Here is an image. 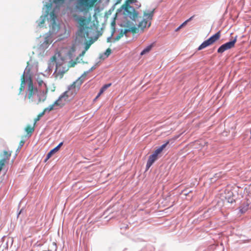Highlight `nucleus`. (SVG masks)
<instances>
[{
	"label": "nucleus",
	"instance_id": "f257e3e1",
	"mask_svg": "<svg viewBox=\"0 0 251 251\" xmlns=\"http://www.w3.org/2000/svg\"><path fill=\"white\" fill-rule=\"evenodd\" d=\"M27 66L24 74L22 75L21 80V83L19 89V94L24 90L25 81L27 83V87L26 91L25 97H27L30 102H34L38 104L41 101H44L46 99V95L44 90H38L33 85V83L31 76L27 78L25 75L26 72L28 73L30 68H28L29 62H27Z\"/></svg>",
	"mask_w": 251,
	"mask_h": 251
},
{
	"label": "nucleus",
	"instance_id": "f03ea898",
	"mask_svg": "<svg viewBox=\"0 0 251 251\" xmlns=\"http://www.w3.org/2000/svg\"><path fill=\"white\" fill-rule=\"evenodd\" d=\"M82 77L78 78L73 82L68 88V90L64 92L57 100L59 103L60 107L63 106L67 102L71 100L76 94L77 90L83 82Z\"/></svg>",
	"mask_w": 251,
	"mask_h": 251
},
{
	"label": "nucleus",
	"instance_id": "7ed1b4c3",
	"mask_svg": "<svg viewBox=\"0 0 251 251\" xmlns=\"http://www.w3.org/2000/svg\"><path fill=\"white\" fill-rule=\"evenodd\" d=\"M73 17L75 21L78 24L79 29L78 30V35L85 38L89 37L88 25L91 22L92 17L90 15L88 17L79 16L74 14Z\"/></svg>",
	"mask_w": 251,
	"mask_h": 251
},
{
	"label": "nucleus",
	"instance_id": "20e7f679",
	"mask_svg": "<svg viewBox=\"0 0 251 251\" xmlns=\"http://www.w3.org/2000/svg\"><path fill=\"white\" fill-rule=\"evenodd\" d=\"M70 1H76L75 8L80 12H87L92 8L98 0H70ZM65 0H54V2L58 4H62Z\"/></svg>",
	"mask_w": 251,
	"mask_h": 251
},
{
	"label": "nucleus",
	"instance_id": "39448f33",
	"mask_svg": "<svg viewBox=\"0 0 251 251\" xmlns=\"http://www.w3.org/2000/svg\"><path fill=\"white\" fill-rule=\"evenodd\" d=\"M136 0H126L125 3L122 6V8L124 10L125 14L128 16L131 19L135 21L138 17V13L134 8L130 5V3H134Z\"/></svg>",
	"mask_w": 251,
	"mask_h": 251
},
{
	"label": "nucleus",
	"instance_id": "423d86ee",
	"mask_svg": "<svg viewBox=\"0 0 251 251\" xmlns=\"http://www.w3.org/2000/svg\"><path fill=\"white\" fill-rule=\"evenodd\" d=\"M154 9L150 11L149 13H147L146 12H144V19L139 23L138 27H137L139 29V32L140 31L143 32L144 29L147 26H148V28L151 26V21L152 20L154 15Z\"/></svg>",
	"mask_w": 251,
	"mask_h": 251
},
{
	"label": "nucleus",
	"instance_id": "0eeeda50",
	"mask_svg": "<svg viewBox=\"0 0 251 251\" xmlns=\"http://www.w3.org/2000/svg\"><path fill=\"white\" fill-rule=\"evenodd\" d=\"M68 71V67L67 64L63 62L61 64H57L55 72L53 75L56 79H61L64 75Z\"/></svg>",
	"mask_w": 251,
	"mask_h": 251
},
{
	"label": "nucleus",
	"instance_id": "6e6552de",
	"mask_svg": "<svg viewBox=\"0 0 251 251\" xmlns=\"http://www.w3.org/2000/svg\"><path fill=\"white\" fill-rule=\"evenodd\" d=\"M221 37V31H219L215 34L211 36L209 39L204 41L198 48L199 50H201L208 46H210L219 40Z\"/></svg>",
	"mask_w": 251,
	"mask_h": 251
},
{
	"label": "nucleus",
	"instance_id": "1a4fd4ad",
	"mask_svg": "<svg viewBox=\"0 0 251 251\" xmlns=\"http://www.w3.org/2000/svg\"><path fill=\"white\" fill-rule=\"evenodd\" d=\"M129 32H132L133 34L138 33H139V29L136 26H132L125 29L124 31L121 30L119 34L114 39L113 41L116 42L119 40L124 34H126Z\"/></svg>",
	"mask_w": 251,
	"mask_h": 251
},
{
	"label": "nucleus",
	"instance_id": "9d476101",
	"mask_svg": "<svg viewBox=\"0 0 251 251\" xmlns=\"http://www.w3.org/2000/svg\"><path fill=\"white\" fill-rule=\"evenodd\" d=\"M236 41L237 36H236L232 41L227 42L220 46L218 49V52L222 53L225 51L233 48Z\"/></svg>",
	"mask_w": 251,
	"mask_h": 251
},
{
	"label": "nucleus",
	"instance_id": "9b49d317",
	"mask_svg": "<svg viewBox=\"0 0 251 251\" xmlns=\"http://www.w3.org/2000/svg\"><path fill=\"white\" fill-rule=\"evenodd\" d=\"M11 153L12 151L8 152L4 151L3 153L0 154V156L1 157L0 159V172L1 171L5 164L9 161Z\"/></svg>",
	"mask_w": 251,
	"mask_h": 251
},
{
	"label": "nucleus",
	"instance_id": "f8f14e48",
	"mask_svg": "<svg viewBox=\"0 0 251 251\" xmlns=\"http://www.w3.org/2000/svg\"><path fill=\"white\" fill-rule=\"evenodd\" d=\"M158 159V156L152 153V154L151 155L148 159V160L147 163L146 167L147 169H149L152 164Z\"/></svg>",
	"mask_w": 251,
	"mask_h": 251
},
{
	"label": "nucleus",
	"instance_id": "ddd939ff",
	"mask_svg": "<svg viewBox=\"0 0 251 251\" xmlns=\"http://www.w3.org/2000/svg\"><path fill=\"white\" fill-rule=\"evenodd\" d=\"M63 142H61L57 147H56L53 149L51 150L47 154V158L46 159V161L48 160L51 156L53 154L56 152L60 148V147L62 146Z\"/></svg>",
	"mask_w": 251,
	"mask_h": 251
},
{
	"label": "nucleus",
	"instance_id": "4468645a",
	"mask_svg": "<svg viewBox=\"0 0 251 251\" xmlns=\"http://www.w3.org/2000/svg\"><path fill=\"white\" fill-rule=\"evenodd\" d=\"M35 125L33 123V125H28L25 128V131L26 133L27 136H31L32 133L34 131Z\"/></svg>",
	"mask_w": 251,
	"mask_h": 251
},
{
	"label": "nucleus",
	"instance_id": "2eb2a0df",
	"mask_svg": "<svg viewBox=\"0 0 251 251\" xmlns=\"http://www.w3.org/2000/svg\"><path fill=\"white\" fill-rule=\"evenodd\" d=\"M59 106L60 107V104L58 102H57V100H56L54 102L51 104L49 105L48 107L45 108L43 110L44 113H45L46 112H50L51 110L55 109V107Z\"/></svg>",
	"mask_w": 251,
	"mask_h": 251
},
{
	"label": "nucleus",
	"instance_id": "dca6fc26",
	"mask_svg": "<svg viewBox=\"0 0 251 251\" xmlns=\"http://www.w3.org/2000/svg\"><path fill=\"white\" fill-rule=\"evenodd\" d=\"M36 81L38 86L41 87L40 90H44L45 91V89H47V86L44 81L39 76L37 77Z\"/></svg>",
	"mask_w": 251,
	"mask_h": 251
},
{
	"label": "nucleus",
	"instance_id": "f3484780",
	"mask_svg": "<svg viewBox=\"0 0 251 251\" xmlns=\"http://www.w3.org/2000/svg\"><path fill=\"white\" fill-rule=\"evenodd\" d=\"M110 86H111V83L107 84H105L104 86H103V87L100 89V92L98 94L96 98H98V97H99L103 93V92Z\"/></svg>",
	"mask_w": 251,
	"mask_h": 251
},
{
	"label": "nucleus",
	"instance_id": "a211bd4d",
	"mask_svg": "<svg viewBox=\"0 0 251 251\" xmlns=\"http://www.w3.org/2000/svg\"><path fill=\"white\" fill-rule=\"evenodd\" d=\"M152 48V45H150L144 49L141 52L140 55H143L150 51Z\"/></svg>",
	"mask_w": 251,
	"mask_h": 251
},
{
	"label": "nucleus",
	"instance_id": "6ab92c4d",
	"mask_svg": "<svg viewBox=\"0 0 251 251\" xmlns=\"http://www.w3.org/2000/svg\"><path fill=\"white\" fill-rule=\"evenodd\" d=\"M45 114V113L43 111L41 113H39L37 117L36 118L34 119V125H36V124L37 123V121H39L40 118Z\"/></svg>",
	"mask_w": 251,
	"mask_h": 251
},
{
	"label": "nucleus",
	"instance_id": "aec40b11",
	"mask_svg": "<svg viewBox=\"0 0 251 251\" xmlns=\"http://www.w3.org/2000/svg\"><path fill=\"white\" fill-rule=\"evenodd\" d=\"M77 64V61L76 60H71L68 64H67V66L68 67V69L69 68L74 67L75 66V65Z\"/></svg>",
	"mask_w": 251,
	"mask_h": 251
},
{
	"label": "nucleus",
	"instance_id": "412c9836",
	"mask_svg": "<svg viewBox=\"0 0 251 251\" xmlns=\"http://www.w3.org/2000/svg\"><path fill=\"white\" fill-rule=\"evenodd\" d=\"M180 135L181 134L174 136L172 138L168 140V141H170V143H173L175 140H176L177 138H178L180 137Z\"/></svg>",
	"mask_w": 251,
	"mask_h": 251
},
{
	"label": "nucleus",
	"instance_id": "4be33fe9",
	"mask_svg": "<svg viewBox=\"0 0 251 251\" xmlns=\"http://www.w3.org/2000/svg\"><path fill=\"white\" fill-rule=\"evenodd\" d=\"M169 143H170V141H168H168H167L166 142V143H165V144H163L162 145H161V146L159 147V148H160L162 151H163V150L165 148V147L167 146V145L168 144H169Z\"/></svg>",
	"mask_w": 251,
	"mask_h": 251
},
{
	"label": "nucleus",
	"instance_id": "5701e85b",
	"mask_svg": "<svg viewBox=\"0 0 251 251\" xmlns=\"http://www.w3.org/2000/svg\"><path fill=\"white\" fill-rule=\"evenodd\" d=\"M162 151L159 148H158L154 151L153 153L158 156V154H160Z\"/></svg>",
	"mask_w": 251,
	"mask_h": 251
},
{
	"label": "nucleus",
	"instance_id": "b1692460",
	"mask_svg": "<svg viewBox=\"0 0 251 251\" xmlns=\"http://www.w3.org/2000/svg\"><path fill=\"white\" fill-rule=\"evenodd\" d=\"M111 50L108 48L106 50V51L105 52V54L107 56H108L111 53Z\"/></svg>",
	"mask_w": 251,
	"mask_h": 251
},
{
	"label": "nucleus",
	"instance_id": "393cba45",
	"mask_svg": "<svg viewBox=\"0 0 251 251\" xmlns=\"http://www.w3.org/2000/svg\"><path fill=\"white\" fill-rule=\"evenodd\" d=\"M56 55H54L53 56H52L51 58H50V61L51 62H56Z\"/></svg>",
	"mask_w": 251,
	"mask_h": 251
},
{
	"label": "nucleus",
	"instance_id": "a878e982",
	"mask_svg": "<svg viewBox=\"0 0 251 251\" xmlns=\"http://www.w3.org/2000/svg\"><path fill=\"white\" fill-rule=\"evenodd\" d=\"M50 16L51 17L52 19L54 21L55 18H56V16L54 13L53 11L51 12L50 13Z\"/></svg>",
	"mask_w": 251,
	"mask_h": 251
},
{
	"label": "nucleus",
	"instance_id": "bb28decb",
	"mask_svg": "<svg viewBox=\"0 0 251 251\" xmlns=\"http://www.w3.org/2000/svg\"><path fill=\"white\" fill-rule=\"evenodd\" d=\"M24 144H25L24 141H23V140L21 141L20 142V144H19V148H21L22 146H23Z\"/></svg>",
	"mask_w": 251,
	"mask_h": 251
},
{
	"label": "nucleus",
	"instance_id": "cd10ccee",
	"mask_svg": "<svg viewBox=\"0 0 251 251\" xmlns=\"http://www.w3.org/2000/svg\"><path fill=\"white\" fill-rule=\"evenodd\" d=\"M115 32V28H113V31H112V34L111 35V36L110 38H108L107 39V42H109L110 41V39L113 36V34H114V33Z\"/></svg>",
	"mask_w": 251,
	"mask_h": 251
},
{
	"label": "nucleus",
	"instance_id": "c85d7f7f",
	"mask_svg": "<svg viewBox=\"0 0 251 251\" xmlns=\"http://www.w3.org/2000/svg\"><path fill=\"white\" fill-rule=\"evenodd\" d=\"M90 45H91V43H90V44L87 43L86 44V45L85 46V50H88L89 48Z\"/></svg>",
	"mask_w": 251,
	"mask_h": 251
},
{
	"label": "nucleus",
	"instance_id": "c756f323",
	"mask_svg": "<svg viewBox=\"0 0 251 251\" xmlns=\"http://www.w3.org/2000/svg\"><path fill=\"white\" fill-rule=\"evenodd\" d=\"M187 21H185L184 22H183L181 25H180V27H183L184 26V25H186V24L187 23Z\"/></svg>",
	"mask_w": 251,
	"mask_h": 251
},
{
	"label": "nucleus",
	"instance_id": "7c9ffc66",
	"mask_svg": "<svg viewBox=\"0 0 251 251\" xmlns=\"http://www.w3.org/2000/svg\"><path fill=\"white\" fill-rule=\"evenodd\" d=\"M194 16H194V15H193V16H192V17H191L189 19H188V20H187L186 21H187V22H189V21H191V20L193 19V18L194 17Z\"/></svg>",
	"mask_w": 251,
	"mask_h": 251
},
{
	"label": "nucleus",
	"instance_id": "2f4dec72",
	"mask_svg": "<svg viewBox=\"0 0 251 251\" xmlns=\"http://www.w3.org/2000/svg\"><path fill=\"white\" fill-rule=\"evenodd\" d=\"M182 28V27H180V25L176 29V31H178L180 29H181Z\"/></svg>",
	"mask_w": 251,
	"mask_h": 251
},
{
	"label": "nucleus",
	"instance_id": "473e14b6",
	"mask_svg": "<svg viewBox=\"0 0 251 251\" xmlns=\"http://www.w3.org/2000/svg\"><path fill=\"white\" fill-rule=\"evenodd\" d=\"M22 210H21L19 212V214H18V216H19V215L21 214V213L22 212Z\"/></svg>",
	"mask_w": 251,
	"mask_h": 251
},
{
	"label": "nucleus",
	"instance_id": "72a5a7b5",
	"mask_svg": "<svg viewBox=\"0 0 251 251\" xmlns=\"http://www.w3.org/2000/svg\"><path fill=\"white\" fill-rule=\"evenodd\" d=\"M121 0H118V1H117V3H119V2H120Z\"/></svg>",
	"mask_w": 251,
	"mask_h": 251
}]
</instances>
